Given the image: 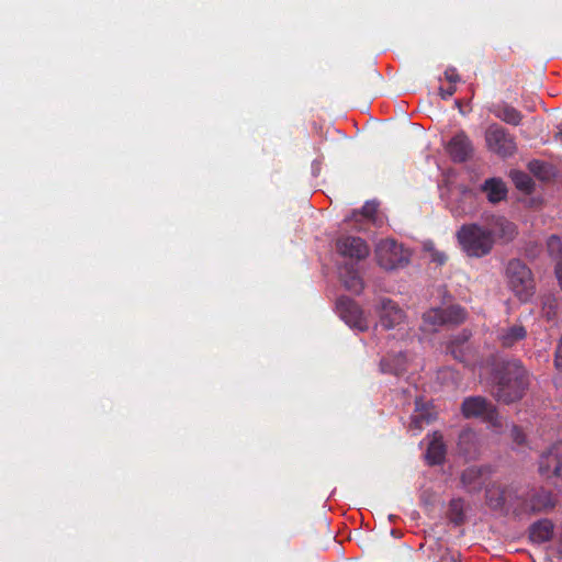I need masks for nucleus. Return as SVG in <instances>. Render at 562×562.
I'll use <instances>...</instances> for the list:
<instances>
[{
  "label": "nucleus",
  "instance_id": "13",
  "mask_svg": "<svg viewBox=\"0 0 562 562\" xmlns=\"http://www.w3.org/2000/svg\"><path fill=\"white\" fill-rule=\"evenodd\" d=\"M408 359L405 355L398 353H390L384 357L381 361V371L390 372L394 374H401L407 370Z\"/></svg>",
  "mask_w": 562,
  "mask_h": 562
},
{
  "label": "nucleus",
  "instance_id": "8",
  "mask_svg": "<svg viewBox=\"0 0 562 562\" xmlns=\"http://www.w3.org/2000/svg\"><path fill=\"white\" fill-rule=\"evenodd\" d=\"M485 142L490 150L501 156L512 155L516 148L514 139L497 125H492L487 128Z\"/></svg>",
  "mask_w": 562,
  "mask_h": 562
},
{
  "label": "nucleus",
  "instance_id": "24",
  "mask_svg": "<svg viewBox=\"0 0 562 562\" xmlns=\"http://www.w3.org/2000/svg\"><path fill=\"white\" fill-rule=\"evenodd\" d=\"M554 505V501L552 499L551 495H546L543 498H539L533 505L532 508L535 510H542L550 508Z\"/></svg>",
  "mask_w": 562,
  "mask_h": 562
},
{
  "label": "nucleus",
  "instance_id": "1",
  "mask_svg": "<svg viewBox=\"0 0 562 562\" xmlns=\"http://www.w3.org/2000/svg\"><path fill=\"white\" fill-rule=\"evenodd\" d=\"M516 227L504 217L494 216L485 225H463L457 234L458 241L467 255L482 257L491 251L496 239L509 240Z\"/></svg>",
  "mask_w": 562,
  "mask_h": 562
},
{
  "label": "nucleus",
  "instance_id": "33",
  "mask_svg": "<svg viewBox=\"0 0 562 562\" xmlns=\"http://www.w3.org/2000/svg\"><path fill=\"white\" fill-rule=\"evenodd\" d=\"M471 437H472V434H471V432H469V431L463 432V434L461 435V438H471Z\"/></svg>",
  "mask_w": 562,
  "mask_h": 562
},
{
  "label": "nucleus",
  "instance_id": "10",
  "mask_svg": "<svg viewBox=\"0 0 562 562\" xmlns=\"http://www.w3.org/2000/svg\"><path fill=\"white\" fill-rule=\"evenodd\" d=\"M337 251L351 259H363L369 255V247L360 237L345 236L336 243Z\"/></svg>",
  "mask_w": 562,
  "mask_h": 562
},
{
  "label": "nucleus",
  "instance_id": "7",
  "mask_svg": "<svg viewBox=\"0 0 562 562\" xmlns=\"http://www.w3.org/2000/svg\"><path fill=\"white\" fill-rule=\"evenodd\" d=\"M462 413L468 418L479 417L492 423L494 427L502 426L493 406L482 397L467 398L462 404Z\"/></svg>",
  "mask_w": 562,
  "mask_h": 562
},
{
  "label": "nucleus",
  "instance_id": "22",
  "mask_svg": "<svg viewBox=\"0 0 562 562\" xmlns=\"http://www.w3.org/2000/svg\"><path fill=\"white\" fill-rule=\"evenodd\" d=\"M503 493H501L497 488H491L487 491V502L492 508H498L504 503Z\"/></svg>",
  "mask_w": 562,
  "mask_h": 562
},
{
  "label": "nucleus",
  "instance_id": "34",
  "mask_svg": "<svg viewBox=\"0 0 562 562\" xmlns=\"http://www.w3.org/2000/svg\"><path fill=\"white\" fill-rule=\"evenodd\" d=\"M445 259H446V258H445V256H442V255H441V256L438 258V261H439V262H443V261H445Z\"/></svg>",
  "mask_w": 562,
  "mask_h": 562
},
{
  "label": "nucleus",
  "instance_id": "16",
  "mask_svg": "<svg viewBox=\"0 0 562 562\" xmlns=\"http://www.w3.org/2000/svg\"><path fill=\"white\" fill-rule=\"evenodd\" d=\"M483 190L486 193L488 201L492 203L502 201L507 194L506 186L499 179L486 180Z\"/></svg>",
  "mask_w": 562,
  "mask_h": 562
},
{
  "label": "nucleus",
  "instance_id": "21",
  "mask_svg": "<svg viewBox=\"0 0 562 562\" xmlns=\"http://www.w3.org/2000/svg\"><path fill=\"white\" fill-rule=\"evenodd\" d=\"M345 286L352 292H360L362 289V281L357 273H351L348 278H344Z\"/></svg>",
  "mask_w": 562,
  "mask_h": 562
},
{
  "label": "nucleus",
  "instance_id": "28",
  "mask_svg": "<svg viewBox=\"0 0 562 562\" xmlns=\"http://www.w3.org/2000/svg\"><path fill=\"white\" fill-rule=\"evenodd\" d=\"M449 349H450V352L453 355V357L456 359H462V356H461V350H459V348L456 346V342L452 341L449 346Z\"/></svg>",
  "mask_w": 562,
  "mask_h": 562
},
{
  "label": "nucleus",
  "instance_id": "27",
  "mask_svg": "<svg viewBox=\"0 0 562 562\" xmlns=\"http://www.w3.org/2000/svg\"><path fill=\"white\" fill-rule=\"evenodd\" d=\"M512 436L514 441L517 442L518 445H520L525 438L522 431L516 426H514L512 429Z\"/></svg>",
  "mask_w": 562,
  "mask_h": 562
},
{
  "label": "nucleus",
  "instance_id": "3",
  "mask_svg": "<svg viewBox=\"0 0 562 562\" xmlns=\"http://www.w3.org/2000/svg\"><path fill=\"white\" fill-rule=\"evenodd\" d=\"M508 288L521 302H527L535 293V281L530 269L519 260H512L506 268Z\"/></svg>",
  "mask_w": 562,
  "mask_h": 562
},
{
  "label": "nucleus",
  "instance_id": "14",
  "mask_svg": "<svg viewBox=\"0 0 562 562\" xmlns=\"http://www.w3.org/2000/svg\"><path fill=\"white\" fill-rule=\"evenodd\" d=\"M445 457V445L442 441V436L438 432L432 434L430 437L426 458L429 463L437 464L443 460Z\"/></svg>",
  "mask_w": 562,
  "mask_h": 562
},
{
  "label": "nucleus",
  "instance_id": "19",
  "mask_svg": "<svg viewBox=\"0 0 562 562\" xmlns=\"http://www.w3.org/2000/svg\"><path fill=\"white\" fill-rule=\"evenodd\" d=\"M510 177L517 189L524 192H530L532 188L531 178L521 171H512Z\"/></svg>",
  "mask_w": 562,
  "mask_h": 562
},
{
  "label": "nucleus",
  "instance_id": "31",
  "mask_svg": "<svg viewBox=\"0 0 562 562\" xmlns=\"http://www.w3.org/2000/svg\"><path fill=\"white\" fill-rule=\"evenodd\" d=\"M454 92V89L452 88H449L448 90L443 91V90H440V93H441V97L442 98H448L450 95H452Z\"/></svg>",
  "mask_w": 562,
  "mask_h": 562
},
{
  "label": "nucleus",
  "instance_id": "20",
  "mask_svg": "<svg viewBox=\"0 0 562 562\" xmlns=\"http://www.w3.org/2000/svg\"><path fill=\"white\" fill-rule=\"evenodd\" d=\"M549 255L554 259H562V240L558 236H551L547 243Z\"/></svg>",
  "mask_w": 562,
  "mask_h": 562
},
{
  "label": "nucleus",
  "instance_id": "12",
  "mask_svg": "<svg viewBox=\"0 0 562 562\" xmlns=\"http://www.w3.org/2000/svg\"><path fill=\"white\" fill-rule=\"evenodd\" d=\"M471 143L463 133L457 134L449 143L448 150L454 160L463 161L471 153Z\"/></svg>",
  "mask_w": 562,
  "mask_h": 562
},
{
  "label": "nucleus",
  "instance_id": "6",
  "mask_svg": "<svg viewBox=\"0 0 562 562\" xmlns=\"http://www.w3.org/2000/svg\"><path fill=\"white\" fill-rule=\"evenodd\" d=\"M337 310L340 317L350 327L360 331H364L370 326V321L364 312L353 301L349 299H340L337 303Z\"/></svg>",
  "mask_w": 562,
  "mask_h": 562
},
{
  "label": "nucleus",
  "instance_id": "35",
  "mask_svg": "<svg viewBox=\"0 0 562 562\" xmlns=\"http://www.w3.org/2000/svg\"><path fill=\"white\" fill-rule=\"evenodd\" d=\"M465 198L471 199V198H472L471 193H470V192H469V193H465Z\"/></svg>",
  "mask_w": 562,
  "mask_h": 562
},
{
  "label": "nucleus",
  "instance_id": "25",
  "mask_svg": "<svg viewBox=\"0 0 562 562\" xmlns=\"http://www.w3.org/2000/svg\"><path fill=\"white\" fill-rule=\"evenodd\" d=\"M375 213H376V204L373 202H367L363 205L362 210L360 211V214L368 220H373Z\"/></svg>",
  "mask_w": 562,
  "mask_h": 562
},
{
  "label": "nucleus",
  "instance_id": "4",
  "mask_svg": "<svg viewBox=\"0 0 562 562\" xmlns=\"http://www.w3.org/2000/svg\"><path fill=\"white\" fill-rule=\"evenodd\" d=\"M464 318L465 313L460 306L430 308L423 315L422 328L424 331L434 333L446 324H459Z\"/></svg>",
  "mask_w": 562,
  "mask_h": 562
},
{
  "label": "nucleus",
  "instance_id": "18",
  "mask_svg": "<svg viewBox=\"0 0 562 562\" xmlns=\"http://www.w3.org/2000/svg\"><path fill=\"white\" fill-rule=\"evenodd\" d=\"M494 114L504 122L513 125L519 124L521 120L519 112L508 105H497L494 109Z\"/></svg>",
  "mask_w": 562,
  "mask_h": 562
},
{
  "label": "nucleus",
  "instance_id": "29",
  "mask_svg": "<svg viewBox=\"0 0 562 562\" xmlns=\"http://www.w3.org/2000/svg\"><path fill=\"white\" fill-rule=\"evenodd\" d=\"M555 274H557V279L559 281V284L562 288V261L557 263Z\"/></svg>",
  "mask_w": 562,
  "mask_h": 562
},
{
  "label": "nucleus",
  "instance_id": "26",
  "mask_svg": "<svg viewBox=\"0 0 562 562\" xmlns=\"http://www.w3.org/2000/svg\"><path fill=\"white\" fill-rule=\"evenodd\" d=\"M554 367L557 370L562 372V338L558 342L555 352H554Z\"/></svg>",
  "mask_w": 562,
  "mask_h": 562
},
{
  "label": "nucleus",
  "instance_id": "17",
  "mask_svg": "<svg viewBox=\"0 0 562 562\" xmlns=\"http://www.w3.org/2000/svg\"><path fill=\"white\" fill-rule=\"evenodd\" d=\"M526 330L520 325H514L499 333L498 339L504 347H512L519 340L524 339Z\"/></svg>",
  "mask_w": 562,
  "mask_h": 562
},
{
  "label": "nucleus",
  "instance_id": "11",
  "mask_svg": "<svg viewBox=\"0 0 562 562\" xmlns=\"http://www.w3.org/2000/svg\"><path fill=\"white\" fill-rule=\"evenodd\" d=\"M378 313L380 317V324L384 328H392L401 324L405 318L404 312L390 300L381 301L378 307Z\"/></svg>",
  "mask_w": 562,
  "mask_h": 562
},
{
  "label": "nucleus",
  "instance_id": "5",
  "mask_svg": "<svg viewBox=\"0 0 562 562\" xmlns=\"http://www.w3.org/2000/svg\"><path fill=\"white\" fill-rule=\"evenodd\" d=\"M378 262L384 269H394L407 261L408 255L393 239L381 240L375 247Z\"/></svg>",
  "mask_w": 562,
  "mask_h": 562
},
{
  "label": "nucleus",
  "instance_id": "2",
  "mask_svg": "<svg viewBox=\"0 0 562 562\" xmlns=\"http://www.w3.org/2000/svg\"><path fill=\"white\" fill-rule=\"evenodd\" d=\"M506 375L501 378L495 396L510 403L522 396L528 386V374L519 361H513L506 366Z\"/></svg>",
  "mask_w": 562,
  "mask_h": 562
},
{
  "label": "nucleus",
  "instance_id": "15",
  "mask_svg": "<svg viewBox=\"0 0 562 562\" xmlns=\"http://www.w3.org/2000/svg\"><path fill=\"white\" fill-rule=\"evenodd\" d=\"M553 535V525L549 520H540L530 528L529 537L536 543H542L551 539Z\"/></svg>",
  "mask_w": 562,
  "mask_h": 562
},
{
  "label": "nucleus",
  "instance_id": "32",
  "mask_svg": "<svg viewBox=\"0 0 562 562\" xmlns=\"http://www.w3.org/2000/svg\"><path fill=\"white\" fill-rule=\"evenodd\" d=\"M475 472L474 470H470L469 473H464L463 476H462V481L464 484L468 483V475Z\"/></svg>",
  "mask_w": 562,
  "mask_h": 562
},
{
  "label": "nucleus",
  "instance_id": "30",
  "mask_svg": "<svg viewBox=\"0 0 562 562\" xmlns=\"http://www.w3.org/2000/svg\"><path fill=\"white\" fill-rule=\"evenodd\" d=\"M446 78L450 81V82H456L459 80L458 76L454 74L453 70H447L446 71Z\"/></svg>",
  "mask_w": 562,
  "mask_h": 562
},
{
  "label": "nucleus",
  "instance_id": "23",
  "mask_svg": "<svg viewBox=\"0 0 562 562\" xmlns=\"http://www.w3.org/2000/svg\"><path fill=\"white\" fill-rule=\"evenodd\" d=\"M529 169L532 173H535L540 179L544 180L549 177V168L544 164L540 161H531L529 164Z\"/></svg>",
  "mask_w": 562,
  "mask_h": 562
},
{
  "label": "nucleus",
  "instance_id": "9",
  "mask_svg": "<svg viewBox=\"0 0 562 562\" xmlns=\"http://www.w3.org/2000/svg\"><path fill=\"white\" fill-rule=\"evenodd\" d=\"M539 472L543 477H562V443L555 445L549 452L541 456Z\"/></svg>",
  "mask_w": 562,
  "mask_h": 562
}]
</instances>
